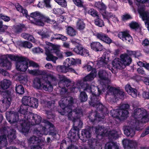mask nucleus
<instances>
[{"label": "nucleus", "instance_id": "obj_1", "mask_svg": "<svg viewBox=\"0 0 149 149\" xmlns=\"http://www.w3.org/2000/svg\"><path fill=\"white\" fill-rule=\"evenodd\" d=\"M73 103V99L71 96L62 97L59 102L60 107L63 111L60 112L62 115H64L67 113L69 120L73 122L74 127L69 132L68 136L71 139H74L77 134H78L79 128H81L82 122L79 119L82 116V110L79 108H76L72 111V105Z\"/></svg>", "mask_w": 149, "mask_h": 149}, {"label": "nucleus", "instance_id": "obj_2", "mask_svg": "<svg viewBox=\"0 0 149 149\" xmlns=\"http://www.w3.org/2000/svg\"><path fill=\"white\" fill-rule=\"evenodd\" d=\"M81 86L84 91L91 93L89 102L90 105L96 108L97 111H100L102 113V115L100 116L97 112H92L89 116V119L93 122L96 120L100 121L102 119H104V115L108 113L107 108L100 102V98L99 95L101 91L97 87L93 85H88L86 82L81 83Z\"/></svg>", "mask_w": 149, "mask_h": 149}, {"label": "nucleus", "instance_id": "obj_3", "mask_svg": "<svg viewBox=\"0 0 149 149\" xmlns=\"http://www.w3.org/2000/svg\"><path fill=\"white\" fill-rule=\"evenodd\" d=\"M132 120L124 130V134L127 136L132 137L135 134V130H138L140 123H146L149 121V114L143 109H135L132 114Z\"/></svg>", "mask_w": 149, "mask_h": 149}, {"label": "nucleus", "instance_id": "obj_4", "mask_svg": "<svg viewBox=\"0 0 149 149\" xmlns=\"http://www.w3.org/2000/svg\"><path fill=\"white\" fill-rule=\"evenodd\" d=\"M41 117L36 114L29 113L24 116V120H20V126L18 127L19 131L22 133H28L30 125H34L39 124L41 122Z\"/></svg>", "mask_w": 149, "mask_h": 149}, {"label": "nucleus", "instance_id": "obj_5", "mask_svg": "<svg viewBox=\"0 0 149 149\" xmlns=\"http://www.w3.org/2000/svg\"><path fill=\"white\" fill-rule=\"evenodd\" d=\"M58 78L59 81L58 82V85L59 87L62 89L61 92L64 91L65 93L67 91L66 88H68L72 92H77L78 90L77 88L73 86L74 83L72 82L71 80L68 79L65 76L63 75H59L58 76Z\"/></svg>", "mask_w": 149, "mask_h": 149}, {"label": "nucleus", "instance_id": "obj_6", "mask_svg": "<svg viewBox=\"0 0 149 149\" xmlns=\"http://www.w3.org/2000/svg\"><path fill=\"white\" fill-rule=\"evenodd\" d=\"M95 132L97 135L101 136H108L116 139L119 137V132L115 130L109 131V130L105 128L103 126L98 125L94 128Z\"/></svg>", "mask_w": 149, "mask_h": 149}, {"label": "nucleus", "instance_id": "obj_7", "mask_svg": "<svg viewBox=\"0 0 149 149\" xmlns=\"http://www.w3.org/2000/svg\"><path fill=\"white\" fill-rule=\"evenodd\" d=\"M33 18L34 20L33 22L36 25L42 26L44 25V22L54 24L56 22L54 20H51L49 18L45 17L40 13L36 12L32 13L29 17Z\"/></svg>", "mask_w": 149, "mask_h": 149}, {"label": "nucleus", "instance_id": "obj_8", "mask_svg": "<svg viewBox=\"0 0 149 149\" xmlns=\"http://www.w3.org/2000/svg\"><path fill=\"white\" fill-rule=\"evenodd\" d=\"M130 106L128 104H123L119 108V109H116L111 110V115L113 117L124 119L127 116L128 112L127 110Z\"/></svg>", "mask_w": 149, "mask_h": 149}, {"label": "nucleus", "instance_id": "obj_9", "mask_svg": "<svg viewBox=\"0 0 149 149\" xmlns=\"http://www.w3.org/2000/svg\"><path fill=\"white\" fill-rule=\"evenodd\" d=\"M42 79L45 82L42 83V88L46 91L49 92L52 91L53 87L49 80L52 81H56L57 79L56 77L52 74L49 73L43 75Z\"/></svg>", "mask_w": 149, "mask_h": 149}, {"label": "nucleus", "instance_id": "obj_10", "mask_svg": "<svg viewBox=\"0 0 149 149\" xmlns=\"http://www.w3.org/2000/svg\"><path fill=\"white\" fill-rule=\"evenodd\" d=\"M106 88L107 90V95H112L115 100H118V98L122 99L123 98L124 95L123 91L109 85L106 86Z\"/></svg>", "mask_w": 149, "mask_h": 149}, {"label": "nucleus", "instance_id": "obj_11", "mask_svg": "<svg viewBox=\"0 0 149 149\" xmlns=\"http://www.w3.org/2000/svg\"><path fill=\"white\" fill-rule=\"evenodd\" d=\"M29 61V59L26 57H21V58L16 63L17 70L19 71L25 72L28 68Z\"/></svg>", "mask_w": 149, "mask_h": 149}, {"label": "nucleus", "instance_id": "obj_12", "mask_svg": "<svg viewBox=\"0 0 149 149\" xmlns=\"http://www.w3.org/2000/svg\"><path fill=\"white\" fill-rule=\"evenodd\" d=\"M41 125H44V126L42 125L41 127L40 130L38 129H35L34 131V133L37 134L38 136L41 137L43 135H46L47 134V129L45 126L47 125L52 127L53 125L51 124L49 122L46 120H44L41 123Z\"/></svg>", "mask_w": 149, "mask_h": 149}, {"label": "nucleus", "instance_id": "obj_13", "mask_svg": "<svg viewBox=\"0 0 149 149\" xmlns=\"http://www.w3.org/2000/svg\"><path fill=\"white\" fill-rule=\"evenodd\" d=\"M11 100V92L8 91H6L3 93V99L2 102L6 108H8L10 106Z\"/></svg>", "mask_w": 149, "mask_h": 149}, {"label": "nucleus", "instance_id": "obj_14", "mask_svg": "<svg viewBox=\"0 0 149 149\" xmlns=\"http://www.w3.org/2000/svg\"><path fill=\"white\" fill-rule=\"evenodd\" d=\"M118 37L123 41L126 42L132 43L133 39L128 31L121 32L119 33L118 35Z\"/></svg>", "mask_w": 149, "mask_h": 149}, {"label": "nucleus", "instance_id": "obj_15", "mask_svg": "<svg viewBox=\"0 0 149 149\" xmlns=\"http://www.w3.org/2000/svg\"><path fill=\"white\" fill-rule=\"evenodd\" d=\"M6 118L11 123L17 122L19 120V116L17 112L11 111L6 113Z\"/></svg>", "mask_w": 149, "mask_h": 149}, {"label": "nucleus", "instance_id": "obj_16", "mask_svg": "<svg viewBox=\"0 0 149 149\" xmlns=\"http://www.w3.org/2000/svg\"><path fill=\"white\" fill-rule=\"evenodd\" d=\"M52 47L51 46H47L45 47V54L47 55L46 59L48 61H52L54 63H56V61L58 58L54 56L51 53Z\"/></svg>", "mask_w": 149, "mask_h": 149}, {"label": "nucleus", "instance_id": "obj_17", "mask_svg": "<svg viewBox=\"0 0 149 149\" xmlns=\"http://www.w3.org/2000/svg\"><path fill=\"white\" fill-rule=\"evenodd\" d=\"M123 143L125 149H134L137 145L136 141L126 139L123 140Z\"/></svg>", "mask_w": 149, "mask_h": 149}, {"label": "nucleus", "instance_id": "obj_18", "mask_svg": "<svg viewBox=\"0 0 149 149\" xmlns=\"http://www.w3.org/2000/svg\"><path fill=\"white\" fill-rule=\"evenodd\" d=\"M56 69L60 72L65 73L67 72H70L77 74L74 69L68 66L67 67L65 65H58L57 66Z\"/></svg>", "mask_w": 149, "mask_h": 149}, {"label": "nucleus", "instance_id": "obj_19", "mask_svg": "<svg viewBox=\"0 0 149 149\" xmlns=\"http://www.w3.org/2000/svg\"><path fill=\"white\" fill-rule=\"evenodd\" d=\"M93 129V127H89L87 129L83 130L82 131L81 135L84 138L83 139V141H85L86 140V139L89 138L91 137V132Z\"/></svg>", "mask_w": 149, "mask_h": 149}, {"label": "nucleus", "instance_id": "obj_20", "mask_svg": "<svg viewBox=\"0 0 149 149\" xmlns=\"http://www.w3.org/2000/svg\"><path fill=\"white\" fill-rule=\"evenodd\" d=\"M121 60L119 58H115L112 62V64L114 68L121 69L125 67V65L121 62Z\"/></svg>", "mask_w": 149, "mask_h": 149}, {"label": "nucleus", "instance_id": "obj_21", "mask_svg": "<svg viewBox=\"0 0 149 149\" xmlns=\"http://www.w3.org/2000/svg\"><path fill=\"white\" fill-rule=\"evenodd\" d=\"M120 60L125 65H129L132 62V59L127 54H122L120 56Z\"/></svg>", "mask_w": 149, "mask_h": 149}, {"label": "nucleus", "instance_id": "obj_22", "mask_svg": "<svg viewBox=\"0 0 149 149\" xmlns=\"http://www.w3.org/2000/svg\"><path fill=\"white\" fill-rule=\"evenodd\" d=\"M96 36L97 38L107 43L110 44L111 42V40L104 33H97Z\"/></svg>", "mask_w": 149, "mask_h": 149}, {"label": "nucleus", "instance_id": "obj_23", "mask_svg": "<svg viewBox=\"0 0 149 149\" xmlns=\"http://www.w3.org/2000/svg\"><path fill=\"white\" fill-rule=\"evenodd\" d=\"M74 51L77 54L82 56L88 54V51L80 46L76 47L74 48Z\"/></svg>", "mask_w": 149, "mask_h": 149}, {"label": "nucleus", "instance_id": "obj_24", "mask_svg": "<svg viewBox=\"0 0 149 149\" xmlns=\"http://www.w3.org/2000/svg\"><path fill=\"white\" fill-rule=\"evenodd\" d=\"M42 80H43L42 76L41 78L37 77L35 78L33 81V87L38 89H42V83H43L42 82Z\"/></svg>", "mask_w": 149, "mask_h": 149}, {"label": "nucleus", "instance_id": "obj_25", "mask_svg": "<svg viewBox=\"0 0 149 149\" xmlns=\"http://www.w3.org/2000/svg\"><path fill=\"white\" fill-rule=\"evenodd\" d=\"M96 69H93L91 71L90 74L85 77L83 79L84 81H89L93 80L96 75Z\"/></svg>", "mask_w": 149, "mask_h": 149}, {"label": "nucleus", "instance_id": "obj_26", "mask_svg": "<svg viewBox=\"0 0 149 149\" xmlns=\"http://www.w3.org/2000/svg\"><path fill=\"white\" fill-rule=\"evenodd\" d=\"M91 47L92 49L96 51H101L103 48L102 45L97 42H93L91 44Z\"/></svg>", "mask_w": 149, "mask_h": 149}, {"label": "nucleus", "instance_id": "obj_27", "mask_svg": "<svg viewBox=\"0 0 149 149\" xmlns=\"http://www.w3.org/2000/svg\"><path fill=\"white\" fill-rule=\"evenodd\" d=\"M2 56L0 58V64H1L2 66L7 69H10L11 68V64L10 61L7 59H2Z\"/></svg>", "mask_w": 149, "mask_h": 149}, {"label": "nucleus", "instance_id": "obj_28", "mask_svg": "<svg viewBox=\"0 0 149 149\" xmlns=\"http://www.w3.org/2000/svg\"><path fill=\"white\" fill-rule=\"evenodd\" d=\"M8 132L7 137L9 141L12 142L16 138V131L13 129H10Z\"/></svg>", "mask_w": 149, "mask_h": 149}, {"label": "nucleus", "instance_id": "obj_29", "mask_svg": "<svg viewBox=\"0 0 149 149\" xmlns=\"http://www.w3.org/2000/svg\"><path fill=\"white\" fill-rule=\"evenodd\" d=\"M94 7L98 8L100 12H103L106 9L107 6L103 3L101 2H96L94 4Z\"/></svg>", "mask_w": 149, "mask_h": 149}, {"label": "nucleus", "instance_id": "obj_30", "mask_svg": "<svg viewBox=\"0 0 149 149\" xmlns=\"http://www.w3.org/2000/svg\"><path fill=\"white\" fill-rule=\"evenodd\" d=\"M22 56H15L13 55L10 54H7L2 56V59H6L9 58L12 61H18L21 58Z\"/></svg>", "mask_w": 149, "mask_h": 149}, {"label": "nucleus", "instance_id": "obj_31", "mask_svg": "<svg viewBox=\"0 0 149 149\" xmlns=\"http://www.w3.org/2000/svg\"><path fill=\"white\" fill-rule=\"evenodd\" d=\"M99 78L102 80H107L109 78L108 73L105 70H100L98 73Z\"/></svg>", "mask_w": 149, "mask_h": 149}, {"label": "nucleus", "instance_id": "obj_32", "mask_svg": "<svg viewBox=\"0 0 149 149\" xmlns=\"http://www.w3.org/2000/svg\"><path fill=\"white\" fill-rule=\"evenodd\" d=\"M31 98L32 97L29 96H24L22 100V104L29 107L30 105L31 104L30 102Z\"/></svg>", "mask_w": 149, "mask_h": 149}, {"label": "nucleus", "instance_id": "obj_33", "mask_svg": "<svg viewBox=\"0 0 149 149\" xmlns=\"http://www.w3.org/2000/svg\"><path fill=\"white\" fill-rule=\"evenodd\" d=\"M29 107L25 105L22 104L21 105L19 111L23 115V117L24 118V116L26 115H28L27 113L28 112V109Z\"/></svg>", "mask_w": 149, "mask_h": 149}, {"label": "nucleus", "instance_id": "obj_34", "mask_svg": "<svg viewBox=\"0 0 149 149\" xmlns=\"http://www.w3.org/2000/svg\"><path fill=\"white\" fill-rule=\"evenodd\" d=\"M85 26V24L83 20L79 19L76 24L77 29L79 31H82L84 29Z\"/></svg>", "mask_w": 149, "mask_h": 149}, {"label": "nucleus", "instance_id": "obj_35", "mask_svg": "<svg viewBox=\"0 0 149 149\" xmlns=\"http://www.w3.org/2000/svg\"><path fill=\"white\" fill-rule=\"evenodd\" d=\"M38 34L41 36L42 39L49 38L52 35V32H45L42 31H40L38 32Z\"/></svg>", "mask_w": 149, "mask_h": 149}, {"label": "nucleus", "instance_id": "obj_36", "mask_svg": "<svg viewBox=\"0 0 149 149\" xmlns=\"http://www.w3.org/2000/svg\"><path fill=\"white\" fill-rule=\"evenodd\" d=\"M11 84V82L9 80L4 79L1 82V86L3 89H6L9 87Z\"/></svg>", "mask_w": 149, "mask_h": 149}, {"label": "nucleus", "instance_id": "obj_37", "mask_svg": "<svg viewBox=\"0 0 149 149\" xmlns=\"http://www.w3.org/2000/svg\"><path fill=\"white\" fill-rule=\"evenodd\" d=\"M105 149H118V147L115 143H108L106 144Z\"/></svg>", "mask_w": 149, "mask_h": 149}, {"label": "nucleus", "instance_id": "obj_38", "mask_svg": "<svg viewBox=\"0 0 149 149\" xmlns=\"http://www.w3.org/2000/svg\"><path fill=\"white\" fill-rule=\"evenodd\" d=\"M25 28L24 25H20L13 26V31L16 33H19L22 32L23 29Z\"/></svg>", "mask_w": 149, "mask_h": 149}, {"label": "nucleus", "instance_id": "obj_39", "mask_svg": "<svg viewBox=\"0 0 149 149\" xmlns=\"http://www.w3.org/2000/svg\"><path fill=\"white\" fill-rule=\"evenodd\" d=\"M7 142L6 136L5 135L0 136V146L3 147L6 146Z\"/></svg>", "mask_w": 149, "mask_h": 149}, {"label": "nucleus", "instance_id": "obj_40", "mask_svg": "<svg viewBox=\"0 0 149 149\" xmlns=\"http://www.w3.org/2000/svg\"><path fill=\"white\" fill-rule=\"evenodd\" d=\"M15 90L16 92L19 94H22L24 92V87L22 85L19 84L16 85Z\"/></svg>", "mask_w": 149, "mask_h": 149}, {"label": "nucleus", "instance_id": "obj_41", "mask_svg": "<svg viewBox=\"0 0 149 149\" xmlns=\"http://www.w3.org/2000/svg\"><path fill=\"white\" fill-rule=\"evenodd\" d=\"M16 8L18 11L22 13L24 16L27 17L28 12L26 10L24 9L22 6L19 5L16 6Z\"/></svg>", "mask_w": 149, "mask_h": 149}, {"label": "nucleus", "instance_id": "obj_42", "mask_svg": "<svg viewBox=\"0 0 149 149\" xmlns=\"http://www.w3.org/2000/svg\"><path fill=\"white\" fill-rule=\"evenodd\" d=\"M67 33L71 36H73L76 34V31L72 27L69 26L66 29Z\"/></svg>", "mask_w": 149, "mask_h": 149}, {"label": "nucleus", "instance_id": "obj_43", "mask_svg": "<svg viewBox=\"0 0 149 149\" xmlns=\"http://www.w3.org/2000/svg\"><path fill=\"white\" fill-rule=\"evenodd\" d=\"M30 103L31 104L30 105V107L37 108L38 105V100L33 97H32Z\"/></svg>", "mask_w": 149, "mask_h": 149}, {"label": "nucleus", "instance_id": "obj_44", "mask_svg": "<svg viewBox=\"0 0 149 149\" xmlns=\"http://www.w3.org/2000/svg\"><path fill=\"white\" fill-rule=\"evenodd\" d=\"M29 72L30 74L35 75H38L39 74H41L42 76L43 75L46 74L45 72H41L40 70H29Z\"/></svg>", "mask_w": 149, "mask_h": 149}, {"label": "nucleus", "instance_id": "obj_45", "mask_svg": "<svg viewBox=\"0 0 149 149\" xmlns=\"http://www.w3.org/2000/svg\"><path fill=\"white\" fill-rule=\"evenodd\" d=\"M101 14L103 16V17L104 18L107 19L108 20V22H109L108 19L109 18H112V16L113 15L111 13L107 12L106 10L103 12Z\"/></svg>", "mask_w": 149, "mask_h": 149}, {"label": "nucleus", "instance_id": "obj_46", "mask_svg": "<svg viewBox=\"0 0 149 149\" xmlns=\"http://www.w3.org/2000/svg\"><path fill=\"white\" fill-rule=\"evenodd\" d=\"M95 23L96 25L99 27H102L104 25L103 21L99 18V16H97L95 19Z\"/></svg>", "mask_w": 149, "mask_h": 149}, {"label": "nucleus", "instance_id": "obj_47", "mask_svg": "<svg viewBox=\"0 0 149 149\" xmlns=\"http://www.w3.org/2000/svg\"><path fill=\"white\" fill-rule=\"evenodd\" d=\"M88 99V96L84 92H81L79 96V99L81 102H86Z\"/></svg>", "mask_w": 149, "mask_h": 149}, {"label": "nucleus", "instance_id": "obj_48", "mask_svg": "<svg viewBox=\"0 0 149 149\" xmlns=\"http://www.w3.org/2000/svg\"><path fill=\"white\" fill-rule=\"evenodd\" d=\"M20 45L21 46L28 48H30L32 47V44L27 41L21 42H20Z\"/></svg>", "mask_w": 149, "mask_h": 149}, {"label": "nucleus", "instance_id": "obj_49", "mask_svg": "<svg viewBox=\"0 0 149 149\" xmlns=\"http://www.w3.org/2000/svg\"><path fill=\"white\" fill-rule=\"evenodd\" d=\"M93 64L91 62H89L87 65L83 67L84 69L88 72L92 70L93 69H95L93 68Z\"/></svg>", "mask_w": 149, "mask_h": 149}, {"label": "nucleus", "instance_id": "obj_50", "mask_svg": "<svg viewBox=\"0 0 149 149\" xmlns=\"http://www.w3.org/2000/svg\"><path fill=\"white\" fill-rule=\"evenodd\" d=\"M107 61L106 60L105 58L104 57V58H101V59L98 61L97 64L101 66H105L107 65Z\"/></svg>", "mask_w": 149, "mask_h": 149}, {"label": "nucleus", "instance_id": "obj_51", "mask_svg": "<svg viewBox=\"0 0 149 149\" xmlns=\"http://www.w3.org/2000/svg\"><path fill=\"white\" fill-rule=\"evenodd\" d=\"M66 62L68 63V66L70 67V65L75 64L76 61L72 58H68L66 60Z\"/></svg>", "mask_w": 149, "mask_h": 149}, {"label": "nucleus", "instance_id": "obj_52", "mask_svg": "<svg viewBox=\"0 0 149 149\" xmlns=\"http://www.w3.org/2000/svg\"><path fill=\"white\" fill-rule=\"evenodd\" d=\"M54 52L56 55L57 56L60 58L61 59L63 58V53L58 49H54Z\"/></svg>", "mask_w": 149, "mask_h": 149}, {"label": "nucleus", "instance_id": "obj_53", "mask_svg": "<svg viewBox=\"0 0 149 149\" xmlns=\"http://www.w3.org/2000/svg\"><path fill=\"white\" fill-rule=\"evenodd\" d=\"M88 14L93 17H97L98 16L97 11L93 9H90L88 11Z\"/></svg>", "mask_w": 149, "mask_h": 149}, {"label": "nucleus", "instance_id": "obj_54", "mask_svg": "<svg viewBox=\"0 0 149 149\" xmlns=\"http://www.w3.org/2000/svg\"><path fill=\"white\" fill-rule=\"evenodd\" d=\"M38 139V137L33 136L29 139L28 141L29 143L34 144L37 143Z\"/></svg>", "mask_w": 149, "mask_h": 149}, {"label": "nucleus", "instance_id": "obj_55", "mask_svg": "<svg viewBox=\"0 0 149 149\" xmlns=\"http://www.w3.org/2000/svg\"><path fill=\"white\" fill-rule=\"evenodd\" d=\"M60 36V34L54 33L52 32L51 41H52L54 39L59 40Z\"/></svg>", "mask_w": 149, "mask_h": 149}, {"label": "nucleus", "instance_id": "obj_56", "mask_svg": "<svg viewBox=\"0 0 149 149\" xmlns=\"http://www.w3.org/2000/svg\"><path fill=\"white\" fill-rule=\"evenodd\" d=\"M46 104L48 108H49L50 110H53L55 107V105L54 103L51 101L47 102Z\"/></svg>", "mask_w": 149, "mask_h": 149}, {"label": "nucleus", "instance_id": "obj_57", "mask_svg": "<svg viewBox=\"0 0 149 149\" xmlns=\"http://www.w3.org/2000/svg\"><path fill=\"white\" fill-rule=\"evenodd\" d=\"M59 5L63 7H65L67 5V2L65 0H54Z\"/></svg>", "mask_w": 149, "mask_h": 149}, {"label": "nucleus", "instance_id": "obj_58", "mask_svg": "<svg viewBox=\"0 0 149 149\" xmlns=\"http://www.w3.org/2000/svg\"><path fill=\"white\" fill-rule=\"evenodd\" d=\"M130 27L134 29H136L139 27V25L138 23L134 22H132L130 24Z\"/></svg>", "mask_w": 149, "mask_h": 149}, {"label": "nucleus", "instance_id": "obj_59", "mask_svg": "<svg viewBox=\"0 0 149 149\" xmlns=\"http://www.w3.org/2000/svg\"><path fill=\"white\" fill-rule=\"evenodd\" d=\"M0 18L5 22H8L10 20L9 17L5 16L3 14L0 13Z\"/></svg>", "mask_w": 149, "mask_h": 149}, {"label": "nucleus", "instance_id": "obj_60", "mask_svg": "<svg viewBox=\"0 0 149 149\" xmlns=\"http://www.w3.org/2000/svg\"><path fill=\"white\" fill-rule=\"evenodd\" d=\"M53 13L57 15H61L63 13V11L61 8H54L53 10Z\"/></svg>", "mask_w": 149, "mask_h": 149}, {"label": "nucleus", "instance_id": "obj_61", "mask_svg": "<svg viewBox=\"0 0 149 149\" xmlns=\"http://www.w3.org/2000/svg\"><path fill=\"white\" fill-rule=\"evenodd\" d=\"M49 135L53 137L54 139H57L59 138V135L56 132H50Z\"/></svg>", "mask_w": 149, "mask_h": 149}, {"label": "nucleus", "instance_id": "obj_62", "mask_svg": "<svg viewBox=\"0 0 149 149\" xmlns=\"http://www.w3.org/2000/svg\"><path fill=\"white\" fill-rule=\"evenodd\" d=\"M74 3L79 7L83 6V2L81 0H73Z\"/></svg>", "mask_w": 149, "mask_h": 149}, {"label": "nucleus", "instance_id": "obj_63", "mask_svg": "<svg viewBox=\"0 0 149 149\" xmlns=\"http://www.w3.org/2000/svg\"><path fill=\"white\" fill-rule=\"evenodd\" d=\"M98 144V143L97 142V140L96 139L92 138L88 140V144L89 146Z\"/></svg>", "mask_w": 149, "mask_h": 149}, {"label": "nucleus", "instance_id": "obj_64", "mask_svg": "<svg viewBox=\"0 0 149 149\" xmlns=\"http://www.w3.org/2000/svg\"><path fill=\"white\" fill-rule=\"evenodd\" d=\"M32 51L33 53H37L42 52L43 50L39 47H35L32 49Z\"/></svg>", "mask_w": 149, "mask_h": 149}]
</instances>
